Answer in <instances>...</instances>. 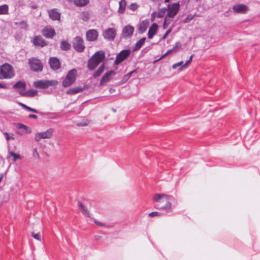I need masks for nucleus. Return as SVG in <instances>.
<instances>
[{
	"label": "nucleus",
	"instance_id": "nucleus-4",
	"mask_svg": "<svg viewBox=\"0 0 260 260\" xmlns=\"http://www.w3.org/2000/svg\"><path fill=\"white\" fill-rule=\"evenodd\" d=\"M28 63L31 71L35 72H41L43 69V64L40 59L35 57L28 59Z\"/></svg>",
	"mask_w": 260,
	"mask_h": 260
},
{
	"label": "nucleus",
	"instance_id": "nucleus-62",
	"mask_svg": "<svg viewBox=\"0 0 260 260\" xmlns=\"http://www.w3.org/2000/svg\"><path fill=\"white\" fill-rule=\"evenodd\" d=\"M170 0H165V3H169Z\"/></svg>",
	"mask_w": 260,
	"mask_h": 260
},
{
	"label": "nucleus",
	"instance_id": "nucleus-13",
	"mask_svg": "<svg viewBox=\"0 0 260 260\" xmlns=\"http://www.w3.org/2000/svg\"><path fill=\"white\" fill-rule=\"evenodd\" d=\"M31 42L36 47L40 46L43 47L47 45L46 41L40 35L35 36Z\"/></svg>",
	"mask_w": 260,
	"mask_h": 260
},
{
	"label": "nucleus",
	"instance_id": "nucleus-51",
	"mask_svg": "<svg viewBox=\"0 0 260 260\" xmlns=\"http://www.w3.org/2000/svg\"><path fill=\"white\" fill-rule=\"evenodd\" d=\"M51 114L54 115L53 117H52V119H56L60 117V114L58 113H51Z\"/></svg>",
	"mask_w": 260,
	"mask_h": 260
},
{
	"label": "nucleus",
	"instance_id": "nucleus-39",
	"mask_svg": "<svg viewBox=\"0 0 260 260\" xmlns=\"http://www.w3.org/2000/svg\"><path fill=\"white\" fill-rule=\"evenodd\" d=\"M162 215H164V214L160 212H152L149 214V216L150 217L160 216Z\"/></svg>",
	"mask_w": 260,
	"mask_h": 260
},
{
	"label": "nucleus",
	"instance_id": "nucleus-19",
	"mask_svg": "<svg viewBox=\"0 0 260 260\" xmlns=\"http://www.w3.org/2000/svg\"><path fill=\"white\" fill-rule=\"evenodd\" d=\"M247 6L244 4H237L233 6V11L238 13H245L248 10Z\"/></svg>",
	"mask_w": 260,
	"mask_h": 260
},
{
	"label": "nucleus",
	"instance_id": "nucleus-36",
	"mask_svg": "<svg viewBox=\"0 0 260 260\" xmlns=\"http://www.w3.org/2000/svg\"><path fill=\"white\" fill-rule=\"evenodd\" d=\"M167 9L166 8H162L158 10L157 13V17L158 18H162L166 12Z\"/></svg>",
	"mask_w": 260,
	"mask_h": 260
},
{
	"label": "nucleus",
	"instance_id": "nucleus-50",
	"mask_svg": "<svg viewBox=\"0 0 260 260\" xmlns=\"http://www.w3.org/2000/svg\"><path fill=\"white\" fill-rule=\"evenodd\" d=\"M18 127L19 128H22V129H25L26 128H27V126L23 124H22V123H19V126H18Z\"/></svg>",
	"mask_w": 260,
	"mask_h": 260
},
{
	"label": "nucleus",
	"instance_id": "nucleus-10",
	"mask_svg": "<svg viewBox=\"0 0 260 260\" xmlns=\"http://www.w3.org/2000/svg\"><path fill=\"white\" fill-rule=\"evenodd\" d=\"M52 128H49L43 132L37 133L35 136V140L37 142H39L42 139H49L52 137Z\"/></svg>",
	"mask_w": 260,
	"mask_h": 260
},
{
	"label": "nucleus",
	"instance_id": "nucleus-38",
	"mask_svg": "<svg viewBox=\"0 0 260 260\" xmlns=\"http://www.w3.org/2000/svg\"><path fill=\"white\" fill-rule=\"evenodd\" d=\"M139 8V5L135 3L131 4L128 6V8L133 11H136Z\"/></svg>",
	"mask_w": 260,
	"mask_h": 260
},
{
	"label": "nucleus",
	"instance_id": "nucleus-37",
	"mask_svg": "<svg viewBox=\"0 0 260 260\" xmlns=\"http://www.w3.org/2000/svg\"><path fill=\"white\" fill-rule=\"evenodd\" d=\"M3 134L6 136V139L7 141H9L10 140H14V138L13 137V134H11V135H10L8 132H4Z\"/></svg>",
	"mask_w": 260,
	"mask_h": 260
},
{
	"label": "nucleus",
	"instance_id": "nucleus-26",
	"mask_svg": "<svg viewBox=\"0 0 260 260\" xmlns=\"http://www.w3.org/2000/svg\"><path fill=\"white\" fill-rule=\"evenodd\" d=\"M119 9L118 12L120 14H123L125 10V7L126 6V2L125 0H121L119 2Z\"/></svg>",
	"mask_w": 260,
	"mask_h": 260
},
{
	"label": "nucleus",
	"instance_id": "nucleus-54",
	"mask_svg": "<svg viewBox=\"0 0 260 260\" xmlns=\"http://www.w3.org/2000/svg\"><path fill=\"white\" fill-rule=\"evenodd\" d=\"M25 130L26 131V133L27 134L30 133L31 131V128L28 126H27V128H26V129Z\"/></svg>",
	"mask_w": 260,
	"mask_h": 260
},
{
	"label": "nucleus",
	"instance_id": "nucleus-6",
	"mask_svg": "<svg viewBox=\"0 0 260 260\" xmlns=\"http://www.w3.org/2000/svg\"><path fill=\"white\" fill-rule=\"evenodd\" d=\"M58 84V82L55 80H40L35 81L33 83V86L36 88L45 89L49 86H55Z\"/></svg>",
	"mask_w": 260,
	"mask_h": 260
},
{
	"label": "nucleus",
	"instance_id": "nucleus-55",
	"mask_svg": "<svg viewBox=\"0 0 260 260\" xmlns=\"http://www.w3.org/2000/svg\"><path fill=\"white\" fill-rule=\"evenodd\" d=\"M6 86L5 85H4V84H2V83H0V88H6Z\"/></svg>",
	"mask_w": 260,
	"mask_h": 260
},
{
	"label": "nucleus",
	"instance_id": "nucleus-30",
	"mask_svg": "<svg viewBox=\"0 0 260 260\" xmlns=\"http://www.w3.org/2000/svg\"><path fill=\"white\" fill-rule=\"evenodd\" d=\"M89 3V0H75L74 5L77 7H84Z\"/></svg>",
	"mask_w": 260,
	"mask_h": 260
},
{
	"label": "nucleus",
	"instance_id": "nucleus-61",
	"mask_svg": "<svg viewBox=\"0 0 260 260\" xmlns=\"http://www.w3.org/2000/svg\"><path fill=\"white\" fill-rule=\"evenodd\" d=\"M70 2H73L74 3L75 0H68Z\"/></svg>",
	"mask_w": 260,
	"mask_h": 260
},
{
	"label": "nucleus",
	"instance_id": "nucleus-5",
	"mask_svg": "<svg viewBox=\"0 0 260 260\" xmlns=\"http://www.w3.org/2000/svg\"><path fill=\"white\" fill-rule=\"evenodd\" d=\"M76 77L77 70L75 69L70 70L62 81V86L64 87L71 86L75 82Z\"/></svg>",
	"mask_w": 260,
	"mask_h": 260
},
{
	"label": "nucleus",
	"instance_id": "nucleus-33",
	"mask_svg": "<svg viewBox=\"0 0 260 260\" xmlns=\"http://www.w3.org/2000/svg\"><path fill=\"white\" fill-rule=\"evenodd\" d=\"M137 73V70H134L129 73H128L127 74L124 76V77L122 78V81L123 82H126L129 78L131 77V76L134 74Z\"/></svg>",
	"mask_w": 260,
	"mask_h": 260
},
{
	"label": "nucleus",
	"instance_id": "nucleus-43",
	"mask_svg": "<svg viewBox=\"0 0 260 260\" xmlns=\"http://www.w3.org/2000/svg\"><path fill=\"white\" fill-rule=\"evenodd\" d=\"M32 155H33V157L36 158H37V159L39 158L40 155L37 151V148L34 149L33 152H32Z\"/></svg>",
	"mask_w": 260,
	"mask_h": 260
},
{
	"label": "nucleus",
	"instance_id": "nucleus-42",
	"mask_svg": "<svg viewBox=\"0 0 260 260\" xmlns=\"http://www.w3.org/2000/svg\"><path fill=\"white\" fill-rule=\"evenodd\" d=\"M10 155L14 157V161L16 160L17 159H19L21 158L20 155L19 154L15 153L13 152H11Z\"/></svg>",
	"mask_w": 260,
	"mask_h": 260
},
{
	"label": "nucleus",
	"instance_id": "nucleus-56",
	"mask_svg": "<svg viewBox=\"0 0 260 260\" xmlns=\"http://www.w3.org/2000/svg\"><path fill=\"white\" fill-rule=\"evenodd\" d=\"M115 90L114 89H113V88H110L109 89V92H110V93H113L115 91Z\"/></svg>",
	"mask_w": 260,
	"mask_h": 260
},
{
	"label": "nucleus",
	"instance_id": "nucleus-63",
	"mask_svg": "<svg viewBox=\"0 0 260 260\" xmlns=\"http://www.w3.org/2000/svg\"><path fill=\"white\" fill-rule=\"evenodd\" d=\"M78 126H80V125H82V126L85 125V124H83L82 125V124H78Z\"/></svg>",
	"mask_w": 260,
	"mask_h": 260
},
{
	"label": "nucleus",
	"instance_id": "nucleus-23",
	"mask_svg": "<svg viewBox=\"0 0 260 260\" xmlns=\"http://www.w3.org/2000/svg\"><path fill=\"white\" fill-rule=\"evenodd\" d=\"M83 88L80 86H76L73 88H70L66 92L68 94H75L82 91Z\"/></svg>",
	"mask_w": 260,
	"mask_h": 260
},
{
	"label": "nucleus",
	"instance_id": "nucleus-49",
	"mask_svg": "<svg viewBox=\"0 0 260 260\" xmlns=\"http://www.w3.org/2000/svg\"><path fill=\"white\" fill-rule=\"evenodd\" d=\"M156 12H153L151 15V20L152 21H153L156 17Z\"/></svg>",
	"mask_w": 260,
	"mask_h": 260
},
{
	"label": "nucleus",
	"instance_id": "nucleus-14",
	"mask_svg": "<svg viewBox=\"0 0 260 260\" xmlns=\"http://www.w3.org/2000/svg\"><path fill=\"white\" fill-rule=\"evenodd\" d=\"M116 72L113 70H110L106 72L102 77L100 82V85H102L104 83L109 82L111 79V77L114 76Z\"/></svg>",
	"mask_w": 260,
	"mask_h": 260
},
{
	"label": "nucleus",
	"instance_id": "nucleus-3",
	"mask_svg": "<svg viewBox=\"0 0 260 260\" xmlns=\"http://www.w3.org/2000/svg\"><path fill=\"white\" fill-rule=\"evenodd\" d=\"M15 75L13 67L8 63L0 66V79H11Z\"/></svg>",
	"mask_w": 260,
	"mask_h": 260
},
{
	"label": "nucleus",
	"instance_id": "nucleus-21",
	"mask_svg": "<svg viewBox=\"0 0 260 260\" xmlns=\"http://www.w3.org/2000/svg\"><path fill=\"white\" fill-rule=\"evenodd\" d=\"M19 94L22 96L25 97H34L36 96L38 93V91L35 89H29L26 91H19Z\"/></svg>",
	"mask_w": 260,
	"mask_h": 260
},
{
	"label": "nucleus",
	"instance_id": "nucleus-29",
	"mask_svg": "<svg viewBox=\"0 0 260 260\" xmlns=\"http://www.w3.org/2000/svg\"><path fill=\"white\" fill-rule=\"evenodd\" d=\"M145 40H146V38H145V37L142 38V39L139 40L136 43V44L133 49V51H135L140 49L142 47V46H143L144 43H145Z\"/></svg>",
	"mask_w": 260,
	"mask_h": 260
},
{
	"label": "nucleus",
	"instance_id": "nucleus-44",
	"mask_svg": "<svg viewBox=\"0 0 260 260\" xmlns=\"http://www.w3.org/2000/svg\"><path fill=\"white\" fill-rule=\"evenodd\" d=\"M172 30V28H170L169 29H168L166 32H165V34L164 35L163 37H162V39H165L168 36V35L171 32Z\"/></svg>",
	"mask_w": 260,
	"mask_h": 260
},
{
	"label": "nucleus",
	"instance_id": "nucleus-60",
	"mask_svg": "<svg viewBox=\"0 0 260 260\" xmlns=\"http://www.w3.org/2000/svg\"><path fill=\"white\" fill-rule=\"evenodd\" d=\"M160 0H151L153 3H158Z\"/></svg>",
	"mask_w": 260,
	"mask_h": 260
},
{
	"label": "nucleus",
	"instance_id": "nucleus-25",
	"mask_svg": "<svg viewBox=\"0 0 260 260\" xmlns=\"http://www.w3.org/2000/svg\"><path fill=\"white\" fill-rule=\"evenodd\" d=\"M71 44L67 41H62L60 44V48L63 51H68L71 49Z\"/></svg>",
	"mask_w": 260,
	"mask_h": 260
},
{
	"label": "nucleus",
	"instance_id": "nucleus-18",
	"mask_svg": "<svg viewBox=\"0 0 260 260\" xmlns=\"http://www.w3.org/2000/svg\"><path fill=\"white\" fill-rule=\"evenodd\" d=\"M134 31V27L131 25H126L122 29V35L124 38L131 37Z\"/></svg>",
	"mask_w": 260,
	"mask_h": 260
},
{
	"label": "nucleus",
	"instance_id": "nucleus-46",
	"mask_svg": "<svg viewBox=\"0 0 260 260\" xmlns=\"http://www.w3.org/2000/svg\"><path fill=\"white\" fill-rule=\"evenodd\" d=\"M169 22H167V18H165L163 23V28L166 29L168 25L169 24Z\"/></svg>",
	"mask_w": 260,
	"mask_h": 260
},
{
	"label": "nucleus",
	"instance_id": "nucleus-48",
	"mask_svg": "<svg viewBox=\"0 0 260 260\" xmlns=\"http://www.w3.org/2000/svg\"><path fill=\"white\" fill-rule=\"evenodd\" d=\"M191 62L188 59L186 61V62L182 66V67L180 68L181 70L182 68H186L188 66V65Z\"/></svg>",
	"mask_w": 260,
	"mask_h": 260
},
{
	"label": "nucleus",
	"instance_id": "nucleus-7",
	"mask_svg": "<svg viewBox=\"0 0 260 260\" xmlns=\"http://www.w3.org/2000/svg\"><path fill=\"white\" fill-rule=\"evenodd\" d=\"M73 48L78 52H82L84 51L85 46L84 41L80 36H77L72 41Z\"/></svg>",
	"mask_w": 260,
	"mask_h": 260
},
{
	"label": "nucleus",
	"instance_id": "nucleus-59",
	"mask_svg": "<svg viewBox=\"0 0 260 260\" xmlns=\"http://www.w3.org/2000/svg\"><path fill=\"white\" fill-rule=\"evenodd\" d=\"M192 57H193V55H191L189 57V58L188 60H189L190 61H191V60H192Z\"/></svg>",
	"mask_w": 260,
	"mask_h": 260
},
{
	"label": "nucleus",
	"instance_id": "nucleus-53",
	"mask_svg": "<svg viewBox=\"0 0 260 260\" xmlns=\"http://www.w3.org/2000/svg\"><path fill=\"white\" fill-rule=\"evenodd\" d=\"M94 222L97 224V225H99L100 226H104V224L103 223H102V222H99V221H95Z\"/></svg>",
	"mask_w": 260,
	"mask_h": 260
},
{
	"label": "nucleus",
	"instance_id": "nucleus-28",
	"mask_svg": "<svg viewBox=\"0 0 260 260\" xmlns=\"http://www.w3.org/2000/svg\"><path fill=\"white\" fill-rule=\"evenodd\" d=\"M78 206L79 207V209L84 215L87 217L90 216V213L88 211L87 208L85 206H84L80 202H78Z\"/></svg>",
	"mask_w": 260,
	"mask_h": 260
},
{
	"label": "nucleus",
	"instance_id": "nucleus-40",
	"mask_svg": "<svg viewBox=\"0 0 260 260\" xmlns=\"http://www.w3.org/2000/svg\"><path fill=\"white\" fill-rule=\"evenodd\" d=\"M16 24H19L21 28H25L27 27V23L26 22L24 21H21L19 23L16 22Z\"/></svg>",
	"mask_w": 260,
	"mask_h": 260
},
{
	"label": "nucleus",
	"instance_id": "nucleus-9",
	"mask_svg": "<svg viewBox=\"0 0 260 260\" xmlns=\"http://www.w3.org/2000/svg\"><path fill=\"white\" fill-rule=\"evenodd\" d=\"M180 9V4L175 3L172 5H168L167 17L174 18L178 13Z\"/></svg>",
	"mask_w": 260,
	"mask_h": 260
},
{
	"label": "nucleus",
	"instance_id": "nucleus-15",
	"mask_svg": "<svg viewBox=\"0 0 260 260\" xmlns=\"http://www.w3.org/2000/svg\"><path fill=\"white\" fill-rule=\"evenodd\" d=\"M49 18L53 21H59L60 20L61 13L57 9H52L48 11Z\"/></svg>",
	"mask_w": 260,
	"mask_h": 260
},
{
	"label": "nucleus",
	"instance_id": "nucleus-57",
	"mask_svg": "<svg viewBox=\"0 0 260 260\" xmlns=\"http://www.w3.org/2000/svg\"><path fill=\"white\" fill-rule=\"evenodd\" d=\"M3 177H4L3 174L1 173L0 174V182L2 181Z\"/></svg>",
	"mask_w": 260,
	"mask_h": 260
},
{
	"label": "nucleus",
	"instance_id": "nucleus-20",
	"mask_svg": "<svg viewBox=\"0 0 260 260\" xmlns=\"http://www.w3.org/2000/svg\"><path fill=\"white\" fill-rule=\"evenodd\" d=\"M158 28V25L156 23H153L149 27L148 32V38L151 39L156 33Z\"/></svg>",
	"mask_w": 260,
	"mask_h": 260
},
{
	"label": "nucleus",
	"instance_id": "nucleus-45",
	"mask_svg": "<svg viewBox=\"0 0 260 260\" xmlns=\"http://www.w3.org/2000/svg\"><path fill=\"white\" fill-rule=\"evenodd\" d=\"M183 64V61H180L179 62L174 64L172 66L173 69H176L177 67H180Z\"/></svg>",
	"mask_w": 260,
	"mask_h": 260
},
{
	"label": "nucleus",
	"instance_id": "nucleus-27",
	"mask_svg": "<svg viewBox=\"0 0 260 260\" xmlns=\"http://www.w3.org/2000/svg\"><path fill=\"white\" fill-rule=\"evenodd\" d=\"M26 84L24 81L22 80H19L17 81L15 84H14L13 86V87L14 89H20L22 88L23 89H25Z\"/></svg>",
	"mask_w": 260,
	"mask_h": 260
},
{
	"label": "nucleus",
	"instance_id": "nucleus-17",
	"mask_svg": "<svg viewBox=\"0 0 260 260\" xmlns=\"http://www.w3.org/2000/svg\"><path fill=\"white\" fill-rule=\"evenodd\" d=\"M49 63L50 68L54 71L57 70L60 68L59 60L56 57H50L49 60Z\"/></svg>",
	"mask_w": 260,
	"mask_h": 260
},
{
	"label": "nucleus",
	"instance_id": "nucleus-1",
	"mask_svg": "<svg viewBox=\"0 0 260 260\" xmlns=\"http://www.w3.org/2000/svg\"><path fill=\"white\" fill-rule=\"evenodd\" d=\"M170 196L160 193H156L153 196V200L156 202L154 207L155 208L161 210H169L172 207L171 203L169 201Z\"/></svg>",
	"mask_w": 260,
	"mask_h": 260
},
{
	"label": "nucleus",
	"instance_id": "nucleus-24",
	"mask_svg": "<svg viewBox=\"0 0 260 260\" xmlns=\"http://www.w3.org/2000/svg\"><path fill=\"white\" fill-rule=\"evenodd\" d=\"M105 63H102L99 68L94 72L92 75V76L94 78H96L98 77H100L101 75L103 73L105 69Z\"/></svg>",
	"mask_w": 260,
	"mask_h": 260
},
{
	"label": "nucleus",
	"instance_id": "nucleus-35",
	"mask_svg": "<svg viewBox=\"0 0 260 260\" xmlns=\"http://www.w3.org/2000/svg\"><path fill=\"white\" fill-rule=\"evenodd\" d=\"M181 46V44L179 42H177L175 43V46L173 47V48L171 50H168L165 54H164L161 58H162L165 56H166L167 54L171 53L172 52L173 50H175L176 48H180Z\"/></svg>",
	"mask_w": 260,
	"mask_h": 260
},
{
	"label": "nucleus",
	"instance_id": "nucleus-34",
	"mask_svg": "<svg viewBox=\"0 0 260 260\" xmlns=\"http://www.w3.org/2000/svg\"><path fill=\"white\" fill-rule=\"evenodd\" d=\"M147 29V25L144 22L141 23L139 27V32L140 34L144 33Z\"/></svg>",
	"mask_w": 260,
	"mask_h": 260
},
{
	"label": "nucleus",
	"instance_id": "nucleus-2",
	"mask_svg": "<svg viewBox=\"0 0 260 260\" xmlns=\"http://www.w3.org/2000/svg\"><path fill=\"white\" fill-rule=\"evenodd\" d=\"M105 52L103 50H99L95 52L89 59L87 68L90 71L94 70L99 64L105 59Z\"/></svg>",
	"mask_w": 260,
	"mask_h": 260
},
{
	"label": "nucleus",
	"instance_id": "nucleus-32",
	"mask_svg": "<svg viewBox=\"0 0 260 260\" xmlns=\"http://www.w3.org/2000/svg\"><path fill=\"white\" fill-rule=\"evenodd\" d=\"M90 17V15L88 12L84 11L82 12L80 14V18L84 21L88 20Z\"/></svg>",
	"mask_w": 260,
	"mask_h": 260
},
{
	"label": "nucleus",
	"instance_id": "nucleus-52",
	"mask_svg": "<svg viewBox=\"0 0 260 260\" xmlns=\"http://www.w3.org/2000/svg\"><path fill=\"white\" fill-rule=\"evenodd\" d=\"M28 117L30 118H33V119H37L38 118V117L36 115L32 114H29L28 115Z\"/></svg>",
	"mask_w": 260,
	"mask_h": 260
},
{
	"label": "nucleus",
	"instance_id": "nucleus-12",
	"mask_svg": "<svg viewBox=\"0 0 260 260\" xmlns=\"http://www.w3.org/2000/svg\"><path fill=\"white\" fill-rule=\"evenodd\" d=\"M42 34L47 39H52L56 35L54 29L51 26L45 27L42 30Z\"/></svg>",
	"mask_w": 260,
	"mask_h": 260
},
{
	"label": "nucleus",
	"instance_id": "nucleus-47",
	"mask_svg": "<svg viewBox=\"0 0 260 260\" xmlns=\"http://www.w3.org/2000/svg\"><path fill=\"white\" fill-rule=\"evenodd\" d=\"M193 18V16L191 15H188L186 18H185V22H188V21H190L191 20H192Z\"/></svg>",
	"mask_w": 260,
	"mask_h": 260
},
{
	"label": "nucleus",
	"instance_id": "nucleus-31",
	"mask_svg": "<svg viewBox=\"0 0 260 260\" xmlns=\"http://www.w3.org/2000/svg\"><path fill=\"white\" fill-rule=\"evenodd\" d=\"M9 13V6L4 4L0 6V15H7Z\"/></svg>",
	"mask_w": 260,
	"mask_h": 260
},
{
	"label": "nucleus",
	"instance_id": "nucleus-8",
	"mask_svg": "<svg viewBox=\"0 0 260 260\" xmlns=\"http://www.w3.org/2000/svg\"><path fill=\"white\" fill-rule=\"evenodd\" d=\"M131 51L129 49H123L116 55L114 64L118 65L125 60L131 54Z\"/></svg>",
	"mask_w": 260,
	"mask_h": 260
},
{
	"label": "nucleus",
	"instance_id": "nucleus-58",
	"mask_svg": "<svg viewBox=\"0 0 260 260\" xmlns=\"http://www.w3.org/2000/svg\"><path fill=\"white\" fill-rule=\"evenodd\" d=\"M94 238L95 240H99L101 238V237L100 236H95Z\"/></svg>",
	"mask_w": 260,
	"mask_h": 260
},
{
	"label": "nucleus",
	"instance_id": "nucleus-41",
	"mask_svg": "<svg viewBox=\"0 0 260 260\" xmlns=\"http://www.w3.org/2000/svg\"><path fill=\"white\" fill-rule=\"evenodd\" d=\"M31 236L37 240L41 241V236L39 233L35 234L34 232L31 233Z\"/></svg>",
	"mask_w": 260,
	"mask_h": 260
},
{
	"label": "nucleus",
	"instance_id": "nucleus-22",
	"mask_svg": "<svg viewBox=\"0 0 260 260\" xmlns=\"http://www.w3.org/2000/svg\"><path fill=\"white\" fill-rule=\"evenodd\" d=\"M18 104L19 105H20L22 108H23L24 109H25L26 110H27L28 111L34 112V113H37V114H39L41 115H44L46 114L43 112H40L35 109L31 108V107L27 106L26 105H25L22 103L18 102Z\"/></svg>",
	"mask_w": 260,
	"mask_h": 260
},
{
	"label": "nucleus",
	"instance_id": "nucleus-16",
	"mask_svg": "<svg viewBox=\"0 0 260 260\" xmlns=\"http://www.w3.org/2000/svg\"><path fill=\"white\" fill-rule=\"evenodd\" d=\"M99 34L95 29H90L86 32V39L89 42H94L98 39Z\"/></svg>",
	"mask_w": 260,
	"mask_h": 260
},
{
	"label": "nucleus",
	"instance_id": "nucleus-11",
	"mask_svg": "<svg viewBox=\"0 0 260 260\" xmlns=\"http://www.w3.org/2000/svg\"><path fill=\"white\" fill-rule=\"evenodd\" d=\"M116 36V30L114 28H108L103 32L104 38L109 41H113Z\"/></svg>",
	"mask_w": 260,
	"mask_h": 260
}]
</instances>
